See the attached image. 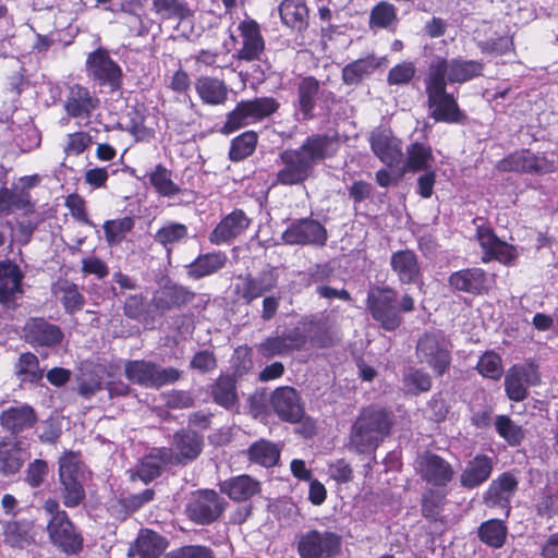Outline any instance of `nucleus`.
Listing matches in <instances>:
<instances>
[{
    "label": "nucleus",
    "mask_w": 558,
    "mask_h": 558,
    "mask_svg": "<svg viewBox=\"0 0 558 558\" xmlns=\"http://www.w3.org/2000/svg\"><path fill=\"white\" fill-rule=\"evenodd\" d=\"M338 150V138L327 133L306 136L296 148H287L279 154L281 168L277 171L276 185L304 184L313 177L315 167L332 158Z\"/></svg>",
    "instance_id": "obj_1"
},
{
    "label": "nucleus",
    "mask_w": 558,
    "mask_h": 558,
    "mask_svg": "<svg viewBox=\"0 0 558 558\" xmlns=\"http://www.w3.org/2000/svg\"><path fill=\"white\" fill-rule=\"evenodd\" d=\"M392 415L385 409H364L350 432L349 448L357 453H372L390 434Z\"/></svg>",
    "instance_id": "obj_2"
},
{
    "label": "nucleus",
    "mask_w": 558,
    "mask_h": 558,
    "mask_svg": "<svg viewBox=\"0 0 558 558\" xmlns=\"http://www.w3.org/2000/svg\"><path fill=\"white\" fill-rule=\"evenodd\" d=\"M44 511L49 515L46 531L50 543L66 555H75L83 548V536L76 530L59 501L48 498L43 504Z\"/></svg>",
    "instance_id": "obj_3"
},
{
    "label": "nucleus",
    "mask_w": 558,
    "mask_h": 558,
    "mask_svg": "<svg viewBox=\"0 0 558 558\" xmlns=\"http://www.w3.org/2000/svg\"><path fill=\"white\" fill-rule=\"evenodd\" d=\"M281 108L280 101L272 96H260L252 99L240 100L235 107L226 116L225 123L219 132L223 135H230L242 128L263 122Z\"/></svg>",
    "instance_id": "obj_4"
},
{
    "label": "nucleus",
    "mask_w": 558,
    "mask_h": 558,
    "mask_svg": "<svg viewBox=\"0 0 558 558\" xmlns=\"http://www.w3.org/2000/svg\"><path fill=\"white\" fill-rule=\"evenodd\" d=\"M485 64L480 60H468L461 57L447 59L434 57L427 68L425 77L438 82L446 87L453 84H464L483 76Z\"/></svg>",
    "instance_id": "obj_5"
},
{
    "label": "nucleus",
    "mask_w": 558,
    "mask_h": 558,
    "mask_svg": "<svg viewBox=\"0 0 558 558\" xmlns=\"http://www.w3.org/2000/svg\"><path fill=\"white\" fill-rule=\"evenodd\" d=\"M59 495L66 508H75L85 500L84 465L75 452H65L59 459Z\"/></svg>",
    "instance_id": "obj_6"
},
{
    "label": "nucleus",
    "mask_w": 558,
    "mask_h": 558,
    "mask_svg": "<svg viewBox=\"0 0 558 558\" xmlns=\"http://www.w3.org/2000/svg\"><path fill=\"white\" fill-rule=\"evenodd\" d=\"M425 93L429 118L435 122L447 124H465L466 113L460 108L453 94L447 92V87L438 82L424 78Z\"/></svg>",
    "instance_id": "obj_7"
},
{
    "label": "nucleus",
    "mask_w": 558,
    "mask_h": 558,
    "mask_svg": "<svg viewBox=\"0 0 558 558\" xmlns=\"http://www.w3.org/2000/svg\"><path fill=\"white\" fill-rule=\"evenodd\" d=\"M183 372L161 365L149 360H133L124 364L125 378L134 385L144 388L159 389L179 381Z\"/></svg>",
    "instance_id": "obj_8"
},
{
    "label": "nucleus",
    "mask_w": 558,
    "mask_h": 558,
    "mask_svg": "<svg viewBox=\"0 0 558 558\" xmlns=\"http://www.w3.org/2000/svg\"><path fill=\"white\" fill-rule=\"evenodd\" d=\"M88 78L98 87L107 88L111 94L119 92L123 85V71L104 47L89 52L85 61Z\"/></svg>",
    "instance_id": "obj_9"
},
{
    "label": "nucleus",
    "mask_w": 558,
    "mask_h": 558,
    "mask_svg": "<svg viewBox=\"0 0 558 558\" xmlns=\"http://www.w3.org/2000/svg\"><path fill=\"white\" fill-rule=\"evenodd\" d=\"M417 362L426 364L437 376H442L451 363L450 343L441 331L424 332L415 347Z\"/></svg>",
    "instance_id": "obj_10"
},
{
    "label": "nucleus",
    "mask_w": 558,
    "mask_h": 558,
    "mask_svg": "<svg viewBox=\"0 0 558 558\" xmlns=\"http://www.w3.org/2000/svg\"><path fill=\"white\" fill-rule=\"evenodd\" d=\"M341 549V536L331 531L310 530L298 536L301 558H335Z\"/></svg>",
    "instance_id": "obj_11"
},
{
    "label": "nucleus",
    "mask_w": 558,
    "mask_h": 558,
    "mask_svg": "<svg viewBox=\"0 0 558 558\" xmlns=\"http://www.w3.org/2000/svg\"><path fill=\"white\" fill-rule=\"evenodd\" d=\"M326 94L322 83L314 75L302 76L295 86L294 116L300 117L304 122L314 120L317 104L325 98ZM328 95L332 93L328 92Z\"/></svg>",
    "instance_id": "obj_12"
},
{
    "label": "nucleus",
    "mask_w": 558,
    "mask_h": 558,
    "mask_svg": "<svg viewBox=\"0 0 558 558\" xmlns=\"http://www.w3.org/2000/svg\"><path fill=\"white\" fill-rule=\"evenodd\" d=\"M236 31L241 46L235 50L233 57L239 61H259L266 49L259 23L246 16L240 21Z\"/></svg>",
    "instance_id": "obj_13"
},
{
    "label": "nucleus",
    "mask_w": 558,
    "mask_h": 558,
    "mask_svg": "<svg viewBox=\"0 0 558 558\" xmlns=\"http://www.w3.org/2000/svg\"><path fill=\"white\" fill-rule=\"evenodd\" d=\"M228 502L213 489L198 490L186 505V514L195 523L209 524L220 518Z\"/></svg>",
    "instance_id": "obj_14"
},
{
    "label": "nucleus",
    "mask_w": 558,
    "mask_h": 558,
    "mask_svg": "<svg viewBox=\"0 0 558 558\" xmlns=\"http://www.w3.org/2000/svg\"><path fill=\"white\" fill-rule=\"evenodd\" d=\"M368 308L373 318L378 322L385 330H396L402 323V317L396 308L397 292L392 289H379L368 295Z\"/></svg>",
    "instance_id": "obj_15"
},
{
    "label": "nucleus",
    "mask_w": 558,
    "mask_h": 558,
    "mask_svg": "<svg viewBox=\"0 0 558 558\" xmlns=\"http://www.w3.org/2000/svg\"><path fill=\"white\" fill-rule=\"evenodd\" d=\"M100 106V100L94 92L82 84L69 86L63 104L66 114L73 119H89Z\"/></svg>",
    "instance_id": "obj_16"
},
{
    "label": "nucleus",
    "mask_w": 558,
    "mask_h": 558,
    "mask_svg": "<svg viewBox=\"0 0 558 558\" xmlns=\"http://www.w3.org/2000/svg\"><path fill=\"white\" fill-rule=\"evenodd\" d=\"M301 324L312 342L319 348L331 347L337 340V322L332 311L304 317Z\"/></svg>",
    "instance_id": "obj_17"
},
{
    "label": "nucleus",
    "mask_w": 558,
    "mask_h": 558,
    "mask_svg": "<svg viewBox=\"0 0 558 558\" xmlns=\"http://www.w3.org/2000/svg\"><path fill=\"white\" fill-rule=\"evenodd\" d=\"M36 422L37 414L34 408L26 403H15L0 413L1 427L14 439H19L24 432L33 428Z\"/></svg>",
    "instance_id": "obj_18"
},
{
    "label": "nucleus",
    "mask_w": 558,
    "mask_h": 558,
    "mask_svg": "<svg viewBox=\"0 0 558 558\" xmlns=\"http://www.w3.org/2000/svg\"><path fill=\"white\" fill-rule=\"evenodd\" d=\"M416 470L424 481L434 486H446L454 475L453 468L449 462L429 451L417 457Z\"/></svg>",
    "instance_id": "obj_19"
},
{
    "label": "nucleus",
    "mask_w": 558,
    "mask_h": 558,
    "mask_svg": "<svg viewBox=\"0 0 558 558\" xmlns=\"http://www.w3.org/2000/svg\"><path fill=\"white\" fill-rule=\"evenodd\" d=\"M270 403L275 413L286 422L296 423L304 415V407L296 389L283 386L274 390Z\"/></svg>",
    "instance_id": "obj_20"
},
{
    "label": "nucleus",
    "mask_w": 558,
    "mask_h": 558,
    "mask_svg": "<svg viewBox=\"0 0 558 558\" xmlns=\"http://www.w3.org/2000/svg\"><path fill=\"white\" fill-rule=\"evenodd\" d=\"M539 383V375L533 365H514L506 374L505 387L512 401H522L527 397V387Z\"/></svg>",
    "instance_id": "obj_21"
},
{
    "label": "nucleus",
    "mask_w": 558,
    "mask_h": 558,
    "mask_svg": "<svg viewBox=\"0 0 558 558\" xmlns=\"http://www.w3.org/2000/svg\"><path fill=\"white\" fill-rule=\"evenodd\" d=\"M327 231L317 220L311 218L300 219L284 231L286 244H325Z\"/></svg>",
    "instance_id": "obj_22"
},
{
    "label": "nucleus",
    "mask_w": 558,
    "mask_h": 558,
    "mask_svg": "<svg viewBox=\"0 0 558 558\" xmlns=\"http://www.w3.org/2000/svg\"><path fill=\"white\" fill-rule=\"evenodd\" d=\"M24 339L32 345L52 347L63 339V332L57 325L43 318L29 319L24 328Z\"/></svg>",
    "instance_id": "obj_23"
},
{
    "label": "nucleus",
    "mask_w": 558,
    "mask_h": 558,
    "mask_svg": "<svg viewBox=\"0 0 558 558\" xmlns=\"http://www.w3.org/2000/svg\"><path fill=\"white\" fill-rule=\"evenodd\" d=\"M203 437L191 429H180L174 433L171 449L172 464L186 463L195 460L203 450Z\"/></svg>",
    "instance_id": "obj_24"
},
{
    "label": "nucleus",
    "mask_w": 558,
    "mask_h": 558,
    "mask_svg": "<svg viewBox=\"0 0 558 558\" xmlns=\"http://www.w3.org/2000/svg\"><path fill=\"white\" fill-rule=\"evenodd\" d=\"M251 219L242 209L235 208L225 216L209 235L210 242L219 244L230 242L243 233L250 226Z\"/></svg>",
    "instance_id": "obj_25"
},
{
    "label": "nucleus",
    "mask_w": 558,
    "mask_h": 558,
    "mask_svg": "<svg viewBox=\"0 0 558 558\" xmlns=\"http://www.w3.org/2000/svg\"><path fill=\"white\" fill-rule=\"evenodd\" d=\"M28 453L23 442L11 437L0 439V474L14 475L22 469Z\"/></svg>",
    "instance_id": "obj_26"
},
{
    "label": "nucleus",
    "mask_w": 558,
    "mask_h": 558,
    "mask_svg": "<svg viewBox=\"0 0 558 558\" xmlns=\"http://www.w3.org/2000/svg\"><path fill=\"white\" fill-rule=\"evenodd\" d=\"M168 546L167 539L148 529L140 531L128 550L129 558H159Z\"/></svg>",
    "instance_id": "obj_27"
},
{
    "label": "nucleus",
    "mask_w": 558,
    "mask_h": 558,
    "mask_svg": "<svg viewBox=\"0 0 558 558\" xmlns=\"http://www.w3.org/2000/svg\"><path fill=\"white\" fill-rule=\"evenodd\" d=\"M449 286L454 290L471 293L485 294L489 291L488 277L481 268H468L450 275Z\"/></svg>",
    "instance_id": "obj_28"
},
{
    "label": "nucleus",
    "mask_w": 558,
    "mask_h": 558,
    "mask_svg": "<svg viewBox=\"0 0 558 558\" xmlns=\"http://www.w3.org/2000/svg\"><path fill=\"white\" fill-rule=\"evenodd\" d=\"M16 211L32 214L35 211V202L29 191L20 187H0V216H10Z\"/></svg>",
    "instance_id": "obj_29"
},
{
    "label": "nucleus",
    "mask_w": 558,
    "mask_h": 558,
    "mask_svg": "<svg viewBox=\"0 0 558 558\" xmlns=\"http://www.w3.org/2000/svg\"><path fill=\"white\" fill-rule=\"evenodd\" d=\"M195 92L204 105L221 106L229 95L228 86L218 77L201 75L194 82Z\"/></svg>",
    "instance_id": "obj_30"
},
{
    "label": "nucleus",
    "mask_w": 558,
    "mask_h": 558,
    "mask_svg": "<svg viewBox=\"0 0 558 558\" xmlns=\"http://www.w3.org/2000/svg\"><path fill=\"white\" fill-rule=\"evenodd\" d=\"M219 489L234 501H246L258 495L262 490L260 483L250 475L243 474L230 477L219 483Z\"/></svg>",
    "instance_id": "obj_31"
},
{
    "label": "nucleus",
    "mask_w": 558,
    "mask_h": 558,
    "mask_svg": "<svg viewBox=\"0 0 558 558\" xmlns=\"http://www.w3.org/2000/svg\"><path fill=\"white\" fill-rule=\"evenodd\" d=\"M369 144L374 155L387 166L392 167L401 160V142L385 131L374 133Z\"/></svg>",
    "instance_id": "obj_32"
},
{
    "label": "nucleus",
    "mask_w": 558,
    "mask_h": 558,
    "mask_svg": "<svg viewBox=\"0 0 558 558\" xmlns=\"http://www.w3.org/2000/svg\"><path fill=\"white\" fill-rule=\"evenodd\" d=\"M24 276L20 267L10 260L0 262V304L14 301L23 292L22 280Z\"/></svg>",
    "instance_id": "obj_33"
},
{
    "label": "nucleus",
    "mask_w": 558,
    "mask_h": 558,
    "mask_svg": "<svg viewBox=\"0 0 558 558\" xmlns=\"http://www.w3.org/2000/svg\"><path fill=\"white\" fill-rule=\"evenodd\" d=\"M279 14L283 25L303 33L308 27V8L305 0H282L279 4Z\"/></svg>",
    "instance_id": "obj_34"
},
{
    "label": "nucleus",
    "mask_w": 558,
    "mask_h": 558,
    "mask_svg": "<svg viewBox=\"0 0 558 558\" xmlns=\"http://www.w3.org/2000/svg\"><path fill=\"white\" fill-rule=\"evenodd\" d=\"M149 185L154 192L160 197H173L186 192L181 189L172 179V170L168 169L163 163H157L151 170L146 172Z\"/></svg>",
    "instance_id": "obj_35"
},
{
    "label": "nucleus",
    "mask_w": 558,
    "mask_h": 558,
    "mask_svg": "<svg viewBox=\"0 0 558 558\" xmlns=\"http://www.w3.org/2000/svg\"><path fill=\"white\" fill-rule=\"evenodd\" d=\"M173 461V453L169 448L154 449L143 458L138 468L137 476L144 483H149L161 474L162 469Z\"/></svg>",
    "instance_id": "obj_36"
},
{
    "label": "nucleus",
    "mask_w": 558,
    "mask_h": 558,
    "mask_svg": "<svg viewBox=\"0 0 558 558\" xmlns=\"http://www.w3.org/2000/svg\"><path fill=\"white\" fill-rule=\"evenodd\" d=\"M493 471V461L484 454H477L466 463L460 475V483L465 488H474L486 482Z\"/></svg>",
    "instance_id": "obj_37"
},
{
    "label": "nucleus",
    "mask_w": 558,
    "mask_h": 558,
    "mask_svg": "<svg viewBox=\"0 0 558 558\" xmlns=\"http://www.w3.org/2000/svg\"><path fill=\"white\" fill-rule=\"evenodd\" d=\"M380 65L381 61L373 54L356 59L342 68L341 80L348 86L359 85Z\"/></svg>",
    "instance_id": "obj_38"
},
{
    "label": "nucleus",
    "mask_w": 558,
    "mask_h": 558,
    "mask_svg": "<svg viewBox=\"0 0 558 558\" xmlns=\"http://www.w3.org/2000/svg\"><path fill=\"white\" fill-rule=\"evenodd\" d=\"M51 292L69 314L81 311L85 304V298L78 291V287L66 279H59L52 283Z\"/></svg>",
    "instance_id": "obj_39"
},
{
    "label": "nucleus",
    "mask_w": 558,
    "mask_h": 558,
    "mask_svg": "<svg viewBox=\"0 0 558 558\" xmlns=\"http://www.w3.org/2000/svg\"><path fill=\"white\" fill-rule=\"evenodd\" d=\"M210 396L216 404L231 410L239 402L235 378L230 375L219 376L210 386Z\"/></svg>",
    "instance_id": "obj_40"
},
{
    "label": "nucleus",
    "mask_w": 558,
    "mask_h": 558,
    "mask_svg": "<svg viewBox=\"0 0 558 558\" xmlns=\"http://www.w3.org/2000/svg\"><path fill=\"white\" fill-rule=\"evenodd\" d=\"M194 293L180 286H166L158 290L153 299L158 310L167 311L191 302Z\"/></svg>",
    "instance_id": "obj_41"
},
{
    "label": "nucleus",
    "mask_w": 558,
    "mask_h": 558,
    "mask_svg": "<svg viewBox=\"0 0 558 558\" xmlns=\"http://www.w3.org/2000/svg\"><path fill=\"white\" fill-rule=\"evenodd\" d=\"M476 46L483 54L501 57L515 51L513 36L508 33L492 32L483 39L476 40Z\"/></svg>",
    "instance_id": "obj_42"
},
{
    "label": "nucleus",
    "mask_w": 558,
    "mask_h": 558,
    "mask_svg": "<svg viewBox=\"0 0 558 558\" xmlns=\"http://www.w3.org/2000/svg\"><path fill=\"white\" fill-rule=\"evenodd\" d=\"M37 355L32 352L20 354L14 364V374L21 383L38 384L44 377Z\"/></svg>",
    "instance_id": "obj_43"
},
{
    "label": "nucleus",
    "mask_w": 558,
    "mask_h": 558,
    "mask_svg": "<svg viewBox=\"0 0 558 558\" xmlns=\"http://www.w3.org/2000/svg\"><path fill=\"white\" fill-rule=\"evenodd\" d=\"M392 269L403 283L414 282L420 274L415 254L411 250H402L391 257Z\"/></svg>",
    "instance_id": "obj_44"
},
{
    "label": "nucleus",
    "mask_w": 558,
    "mask_h": 558,
    "mask_svg": "<svg viewBox=\"0 0 558 558\" xmlns=\"http://www.w3.org/2000/svg\"><path fill=\"white\" fill-rule=\"evenodd\" d=\"M33 523L27 520L9 521L3 527L4 542L11 547L24 548L34 542Z\"/></svg>",
    "instance_id": "obj_45"
},
{
    "label": "nucleus",
    "mask_w": 558,
    "mask_h": 558,
    "mask_svg": "<svg viewBox=\"0 0 558 558\" xmlns=\"http://www.w3.org/2000/svg\"><path fill=\"white\" fill-rule=\"evenodd\" d=\"M258 133L253 130L244 131L233 137L229 147V159L239 162L252 156L257 147Z\"/></svg>",
    "instance_id": "obj_46"
},
{
    "label": "nucleus",
    "mask_w": 558,
    "mask_h": 558,
    "mask_svg": "<svg viewBox=\"0 0 558 558\" xmlns=\"http://www.w3.org/2000/svg\"><path fill=\"white\" fill-rule=\"evenodd\" d=\"M398 9L388 1L377 2L369 12L368 26L373 31L387 29L398 23Z\"/></svg>",
    "instance_id": "obj_47"
},
{
    "label": "nucleus",
    "mask_w": 558,
    "mask_h": 558,
    "mask_svg": "<svg viewBox=\"0 0 558 558\" xmlns=\"http://www.w3.org/2000/svg\"><path fill=\"white\" fill-rule=\"evenodd\" d=\"M247 454L252 462L269 468L279 461L280 449L276 444L260 439L250 446Z\"/></svg>",
    "instance_id": "obj_48"
},
{
    "label": "nucleus",
    "mask_w": 558,
    "mask_h": 558,
    "mask_svg": "<svg viewBox=\"0 0 558 558\" xmlns=\"http://www.w3.org/2000/svg\"><path fill=\"white\" fill-rule=\"evenodd\" d=\"M135 227V218L124 216L105 221L102 228L108 244H119L126 240Z\"/></svg>",
    "instance_id": "obj_49"
},
{
    "label": "nucleus",
    "mask_w": 558,
    "mask_h": 558,
    "mask_svg": "<svg viewBox=\"0 0 558 558\" xmlns=\"http://www.w3.org/2000/svg\"><path fill=\"white\" fill-rule=\"evenodd\" d=\"M227 257L225 254L209 253L201 255L189 266V275L194 278H202L214 274L226 264Z\"/></svg>",
    "instance_id": "obj_50"
},
{
    "label": "nucleus",
    "mask_w": 558,
    "mask_h": 558,
    "mask_svg": "<svg viewBox=\"0 0 558 558\" xmlns=\"http://www.w3.org/2000/svg\"><path fill=\"white\" fill-rule=\"evenodd\" d=\"M276 286V278L271 272H264L259 277L247 276L243 288L242 296L250 303Z\"/></svg>",
    "instance_id": "obj_51"
},
{
    "label": "nucleus",
    "mask_w": 558,
    "mask_h": 558,
    "mask_svg": "<svg viewBox=\"0 0 558 558\" xmlns=\"http://www.w3.org/2000/svg\"><path fill=\"white\" fill-rule=\"evenodd\" d=\"M408 159L407 168L411 171H422L429 167L433 161V151L430 146L420 142H414L407 148Z\"/></svg>",
    "instance_id": "obj_52"
},
{
    "label": "nucleus",
    "mask_w": 558,
    "mask_h": 558,
    "mask_svg": "<svg viewBox=\"0 0 558 558\" xmlns=\"http://www.w3.org/2000/svg\"><path fill=\"white\" fill-rule=\"evenodd\" d=\"M530 149L514 150L497 161L496 169L500 172L529 173Z\"/></svg>",
    "instance_id": "obj_53"
},
{
    "label": "nucleus",
    "mask_w": 558,
    "mask_h": 558,
    "mask_svg": "<svg viewBox=\"0 0 558 558\" xmlns=\"http://www.w3.org/2000/svg\"><path fill=\"white\" fill-rule=\"evenodd\" d=\"M507 527L500 520H488L478 529V536L485 544L499 548L504 545Z\"/></svg>",
    "instance_id": "obj_54"
},
{
    "label": "nucleus",
    "mask_w": 558,
    "mask_h": 558,
    "mask_svg": "<svg viewBox=\"0 0 558 558\" xmlns=\"http://www.w3.org/2000/svg\"><path fill=\"white\" fill-rule=\"evenodd\" d=\"M417 72L416 65L411 60H404L395 64L387 74V84L389 86L409 85Z\"/></svg>",
    "instance_id": "obj_55"
},
{
    "label": "nucleus",
    "mask_w": 558,
    "mask_h": 558,
    "mask_svg": "<svg viewBox=\"0 0 558 558\" xmlns=\"http://www.w3.org/2000/svg\"><path fill=\"white\" fill-rule=\"evenodd\" d=\"M153 8L162 19H184L190 10L185 0H153Z\"/></svg>",
    "instance_id": "obj_56"
},
{
    "label": "nucleus",
    "mask_w": 558,
    "mask_h": 558,
    "mask_svg": "<svg viewBox=\"0 0 558 558\" xmlns=\"http://www.w3.org/2000/svg\"><path fill=\"white\" fill-rule=\"evenodd\" d=\"M403 383L408 391L413 395L426 392L432 388V377L428 373L411 367L403 375Z\"/></svg>",
    "instance_id": "obj_57"
},
{
    "label": "nucleus",
    "mask_w": 558,
    "mask_h": 558,
    "mask_svg": "<svg viewBox=\"0 0 558 558\" xmlns=\"http://www.w3.org/2000/svg\"><path fill=\"white\" fill-rule=\"evenodd\" d=\"M495 425L498 434L511 446L519 445L524 438V433L521 426L517 425L506 415L497 416Z\"/></svg>",
    "instance_id": "obj_58"
},
{
    "label": "nucleus",
    "mask_w": 558,
    "mask_h": 558,
    "mask_svg": "<svg viewBox=\"0 0 558 558\" xmlns=\"http://www.w3.org/2000/svg\"><path fill=\"white\" fill-rule=\"evenodd\" d=\"M187 235V227L180 222H170L161 227L156 235L155 240L159 244H173L177 243Z\"/></svg>",
    "instance_id": "obj_59"
},
{
    "label": "nucleus",
    "mask_w": 558,
    "mask_h": 558,
    "mask_svg": "<svg viewBox=\"0 0 558 558\" xmlns=\"http://www.w3.org/2000/svg\"><path fill=\"white\" fill-rule=\"evenodd\" d=\"M477 369L484 377L499 379L502 374L500 356L494 352L484 353L477 363Z\"/></svg>",
    "instance_id": "obj_60"
},
{
    "label": "nucleus",
    "mask_w": 558,
    "mask_h": 558,
    "mask_svg": "<svg viewBox=\"0 0 558 558\" xmlns=\"http://www.w3.org/2000/svg\"><path fill=\"white\" fill-rule=\"evenodd\" d=\"M93 144V137L85 131H77L68 135L63 151L68 156H78Z\"/></svg>",
    "instance_id": "obj_61"
},
{
    "label": "nucleus",
    "mask_w": 558,
    "mask_h": 558,
    "mask_svg": "<svg viewBox=\"0 0 558 558\" xmlns=\"http://www.w3.org/2000/svg\"><path fill=\"white\" fill-rule=\"evenodd\" d=\"M482 262L489 263L497 260L501 264L509 265L515 257L514 246H483Z\"/></svg>",
    "instance_id": "obj_62"
},
{
    "label": "nucleus",
    "mask_w": 558,
    "mask_h": 558,
    "mask_svg": "<svg viewBox=\"0 0 558 558\" xmlns=\"http://www.w3.org/2000/svg\"><path fill=\"white\" fill-rule=\"evenodd\" d=\"M48 474V464L45 460L36 459L27 466L25 482L33 488L39 487Z\"/></svg>",
    "instance_id": "obj_63"
},
{
    "label": "nucleus",
    "mask_w": 558,
    "mask_h": 558,
    "mask_svg": "<svg viewBox=\"0 0 558 558\" xmlns=\"http://www.w3.org/2000/svg\"><path fill=\"white\" fill-rule=\"evenodd\" d=\"M165 558H215V554L205 546H184L170 551Z\"/></svg>",
    "instance_id": "obj_64"
}]
</instances>
